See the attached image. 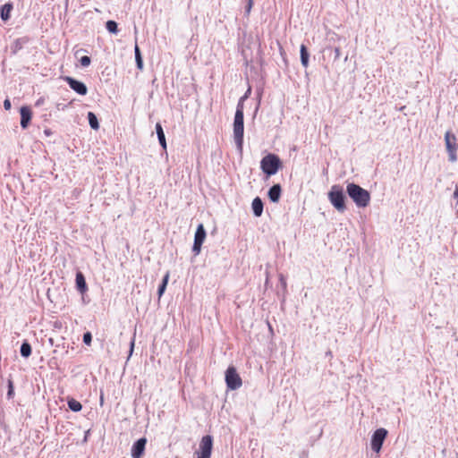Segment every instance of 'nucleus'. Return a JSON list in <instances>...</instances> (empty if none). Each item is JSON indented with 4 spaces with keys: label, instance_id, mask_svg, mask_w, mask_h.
<instances>
[{
    "label": "nucleus",
    "instance_id": "f257e3e1",
    "mask_svg": "<svg viewBox=\"0 0 458 458\" xmlns=\"http://www.w3.org/2000/svg\"><path fill=\"white\" fill-rule=\"evenodd\" d=\"M346 191L349 197L357 205V207L366 208L369 206L370 201V194L367 190L361 188L358 184L352 182L347 184Z\"/></svg>",
    "mask_w": 458,
    "mask_h": 458
},
{
    "label": "nucleus",
    "instance_id": "f03ea898",
    "mask_svg": "<svg viewBox=\"0 0 458 458\" xmlns=\"http://www.w3.org/2000/svg\"><path fill=\"white\" fill-rule=\"evenodd\" d=\"M243 132H244V125H243V104L242 100L238 103L234 122H233V137L236 142L237 147L242 149L243 143Z\"/></svg>",
    "mask_w": 458,
    "mask_h": 458
},
{
    "label": "nucleus",
    "instance_id": "7ed1b4c3",
    "mask_svg": "<svg viewBox=\"0 0 458 458\" xmlns=\"http://www.w3.org/2000/svg\"><path fill=\"white\" fill-rule=\"evenodd\" d=\"M281 165L280 158L275 154H267L260 162V167L267 176L276 174Z\"/></svg>",
    "mask_w": 458,
    "mask_h": 458
},
{
    "label": "nucleus",
    "instance_id": "20e7f679",
    "mask_svg": "<svg viewBox=\"0 0 458 458\" xmlns=\"http://www.w3.org/2000/svg\"><path fill=\"white\" fill-rule=\"evenodd\" d=\"M328 199L331 204L339 211L344 212L345 207V196L340 185H333L328 192Z\"/></svg>",
    "mask_w": 458,
    "mask_h": 458
},
{
    "label": "nucleus",
    "instance_id": "39448f33",
    "mask_svg": "<svg viewBox=\"0 0 458 458\" xmlns=\"http://www.w3.org/2000/svg\"><path fill=\"white\" fill-rule=\"evenodd\" d=\"M225 383L231 390H236L242 385V380L233 366L228 367L225 371Z\"/></svg>",
    "mask_w": 458,
    "mask_h": 458
},
{
    "label": "nucleus",
    "instance_id": "423d86ee",
    "mask_svg": "<svg viewBox=\"0 0 458 458\" xmlns=\"http://www.w3.org/2000/svg\"><path fill=\"white\" fill-rule=\"evenodd\" d=\"M213 447V439L209 435L202 437L199 450L196 451L195 454L197 458H210Z\"/></svg>",
    "mask_w": 458,
    "mask_h": 458
},
{
    "label": "nucleus",
    "instance_id": "0eeeda50",
    "mask_svg": "<svg viewBox=\"0 0 458 458\" xmlns=\"http://www.w3.org/2000/svg\"><path fill=\"white\" fill-rule=\"evenodd\" d=\"M445 142L448 152L449 160L454 162L456 160V151L458 149L457 138L454 133L446 131L445 134Z\"/></svg>",
    "mask_w": 458,
    "mask_h": 458
},
{
    "label": "nucleus",
    "instance_id": "6e6552de",
    "mask_svg": "<svg viewBox=\"0 0 458 458\" xmlns=\"http://www.w3.org/2000/svg\"><path fill=\"white\" fill-rule=\"evenodd\" d=\"M387 436V430L380 428H377L372 436L371 438V448L376 453H379L382 447V445Z\"/></svg>",
    "mask_w": 458,
    "mask_h": 458
},
{
    "label": "nucleus",
    "instance_id": "1a4fd4ad",
    "mask_svg": "<svg viewBox=\"0 0 458 458\" xmlns=\"http://www.w3.org/2000/svg\"><path fill=\"white\" fill-rule=\"evenodd\" d=\"M206 239V231L204 225L199 224L197 227L195 236H194V243L192 247V251L195 255H199L201 250L202 243Z\"/></svg>",
    "mask_w": 458,
    "mask_h": 458
},
{
    "label": "nucleus",
    "instance_id": "9d476101",
    "mask_svg": "<svg viewBox=\"0 0 458 458\" xmlns=\"http://www.w3.org/2000/svg\"><path fill=\"white\" fill-rule=\"evenodd\" d=\"M64 81H65L69 84L71 89H73L78 94H80L81 96H85L87 94L88 89L83 82L79 81H77L72 77H69V76L64 77Z\"/></svg>",
    "mask_w": 458,
    "mask_h": 458
},
{
    "label": "nucleus",
    "instance_id": "9b49d317",
    "mask_svg": "<svg viewBox=\"0 0 458 458\" xmlns=\"http://www.w3.org/2000/svg\"><path fill=\"white\" fill-rule=\"evenodd\" d=\"M147 439L145 437L137 440L131 447V456L133 458H140L144 453Z\"/></svg>",
    "mask_w": 458,
    "mask_h": 458
},
{
    "label": "nucleus",
    "instance_id": "f8f14e48",
    "mask_svg": "<svg viewBox=\"0 0 458 458\" xmlns=\"http://www.w3.org/2000/svg\"><path fill=\"white\" fill-rule=\"evenodd\" d=\"M20 114H21V126L23 129H26L30 123V120L32 117V112L30 107L22 106L20 110Z\"/></svg>",
    "mask_w": 458,
    "mask_h": 458
},
{
    "label": "nucleus",
    "instance_id": "ddd939ff",
    "mask_svg": "<svg viewBox=\"0 0 458 458\" xmlns=\"http://www.w3.org/2000/svg\"><path fill=\"white\" fill-rule=\"evenodd\" d=\"M76 287L81 293H84L88 290V286L85 281V277L81 272L76 274Z\"/></svg>",
    "mask_w": 458,
    "mask_h": 458
},
{
    "label": "nucleus",
    "instance_id": "4468645a",
    "mask_svg": "<svg viewBox=\"0 0 458 458\" xmlns=\"http://www.w3.org/2000/svg\"><path fill=\"white\" fill-rule=\"evenodd\" d=\"M281 186L280 184L273 185L268 191V198L272 202H278L281 196Z\"/></svg>",
    "mask_w": 458,
    "mask_h": 458
},
{
    "label": "nucleus",
    "instance_id": "2eb2a0df",
    "mask_svg": "<svg viewBox=\"0 0 458 458\" xmlns=\"http://www.w3.org/2000/svg\"><path fill=\"white\" fill-rule=\"evenodd\" d=\"M252 210L256 216H260L263 212V202L259 197H256L252 201Z\"/></svg>",
    "mask_w": 458,
    "mask_h": 458
},
{
    "label": "nucleus",
    "instance_id": "dca6fc26",
    "mask_svg": "<svg viewBox=\"0 0 458 458\" xmlns=\"http://www.w3.org/2000/svg\"><path fill=\"white\" fill-rule=\"evenodd\" d=\"M13 8V5L12 3H7L1 7L0 15L3 21H6L10 19Z\"/></svg>",
    "mask_w": 458,
    "mask_h": 458
},
{
    "label": "nucleus",
    "instance_id": "f3484780",
    "mask_svg": "<svg viewBox=\"0 0 458 458\" xmlns=\"http://www.w3.org/2000/svg\"><path fill=\"white\" fill-rule=\"evenodd\" d=\"M156 131H157V134L160 145L162 146V148L164 149H165L166 148L165 137V133H164L162 125L159 123H157L156 124Z\"/></svg>",
    "mask_w": 458,
    "mask_h": 458
},
{
    "label": "nucleus",
    "instance_id": "a211bd4d",
    "mask_svg": "<svg viewBox=\"0 0 458 458\" xmlns=\"http://www.w3.org/2000/svg\"><path fill=\"white\" fill-rule=\"evenodd\" d=\"M300 52H301V64L303 65V67L306 68L309 65V53H308V49L305 45L302 44L301 46Z\"/></svg>",
    "mask_w": 458,
    "mask_h": 458
},
{
    "label": "nucleus",
    "instance_id": "6ab92c4d",
    "mask_svg": "<svg viewBox=\"0 0 458 458\" xmlns=\"http://www.w3.org/2000/svg\"><path fill=\"white\" fill-rule=\"evenodd\" d=\"M67 404L72 411H80L82 409L81 403L73 398L69 399Z\"/></svg>",
    "mask_w": 458,
    "mask_h": 458
},
{
    "label": "nucleus",
    "instance_id": "aec40b11",
    "mask_svg": "<svg viewBox=\"0 0 458 458\" xmlns=\"http://www.w3.org/2000/svg\"><path fill=\"white\" fill-rule=\"evenodd\" d=\"M21 354L24 358H28L31 354V346L28 342H23L21 346Z\"/></svg>",
    "mask_w": 458,
    "mask_h": 458
},
{
    "label": "nucleus",
    "instance_id": "412c9836",
    "mask_svg": "<svg viewBox=\"0 0 458 458\" xmlns=\"http://www.w3.org/2000/svg\"><path fill=\"white\" fill-rule=\"evenodd\" d=\"M88 119L92 129L98 130L99 128L98 118L92 112L88 113Z\"/></svg>",
    "mask_w": 458,
    "mask_h": 458
},
{
    "label": "nucleus",
    "instance_id": "4be33fe9",
    "mask_svg": "<svg viewBox=\"0 0 458 458\" xmlns=\"http://www.w3.org/2000/svg\"><path fill=\"white\" fill-rule=\"evenodd\" d=\"M168 280H169V272H167L165 275V276L163 278V281H162V284H161V285L158 288V297L159 298L163 295V293H164V292L165 290V287L167 285Z\"/></svg>",
    "mask_w": 458,
    "mask_h": 458
},
{
    "label": "nucleus",
    "instance_id": "5701e85b",
    "mask_svg": "<svg viewBox=\"0 0 458 458\" xmlns=\"http://www.w3.org/2000/svg\"><path fill=\"white\" fill-rule=\"evenodd\" d=\"M134 50H135V59H136V63H137V67L141 70L143 67V61L141 58L140 48L137 44L135 45Z\"/></svg>",
    "mask_w": 458,
    "mask_h": 458
},
{
    "label": "nucleus",
    "instance_id": "b1692460",
    "mask_svg": "<svg viewBox=\"0 0 458 458\" xmlns=\"http://www.w3.org/2000/svg\"><path fill=\"white\" fill-rule=\"evenodd\" d=\"M106 30L111 33H117V23L114 21H108L106 23Z\"/></svg>",
    "mask_w": 458,
    "mask_h": 458
},
{
    "label": "nucleus",
    "instance_id": "393cba45",
    "mask_svg": "<svg viewBox=\"0 0 458 458\" xmlns=\"http://www.w3.org/2000/svg\"><path fill=\"white\" fill-rule=\"evenodd\" d=\"M91 340H92V335L89 332H86L84 335H83V342L85 344L87 345H90L91 344Z\"/></svg>",
    "mask_w": 458,
    "mask_h": 458
},
{
    "label": "nucleus",
    "instance_id": "a878e982",
    "mask_svg": "<svg viewBox=\"0 0 458 458\" xmlns=\"http://www.w3.org/2000/svg\"><path fill=\"white\" fill-rule=\"evenodd\" d=\"M80 63L82 66L87 67L90 64V58L88 55H84L81 58Z\"/></svg>",
    "mask_w": 458,
    "mask_h": 458
},
{
    "label": "nucleus",
    "instance_id": "bb28decb",
    "mask_svg": "<svg viewBox=\"0 0 458 458\" xmlns=\"http://www.w3.org/2000/svg\"><path fill=\"white\" fill-rule=\"evenodd\" d=\"M8 387V396H12L13 394V384L12 380H9Z\"/></svg>",
    "mask_w": 458,
    "mask_h": 458
},
{
    "label": "nucleus",
    "instance_id": "cd10ccee",
    "mask_svg": "<svg viewBox=\"0 0 458 458\" xmlns=\"http://www.w3.org/2000/svg\"><path fill=\"white\" fill-rule=\"evenodd\" d=\"M11 101L7 98L4 101V107L5 110H10L11 109Z\"/></svg>",
    "mask_w": 458,
    "mask_h": 458
},
{
    "label": "nucleus",
    "instance_id": "c85d7f7f",
    "mask_svg": "<svg viewBox=\"0 0 458 458\" xmlns=\"http://www.w3.org/2000/svg\"><path fill=\"white\" fill-rule=\"evenodd\" d=\"M340 55H341L340 47H335V58L338 59L340 57Z\"/></svg>",
    "mask_w": 458,
    "mask_h": 458
},
{
    "label": "nucleus",
    "instance_id": "c756f323",
    "mask_svg": "<svg viewBox=\"0 0 458 458\" xmlns=\"http://www.w3.org/2000/svg\"><path fill=\"white\" fill-rule=\"evenodd\" d=\"M252 4H253V0H249V4H248V12H250L251 6H252Z\"/></svg>",
    "mask_w": 458,
    "mask_h": 458
},
{
    "label": "nucleus",
    "instance_id": "7c9ffc66",
    "mask_svg": "<svg viewBox=\"0 0 458 458\" xmlns=\"http://www.w3.org/2000/svg\"><path fill=\"white\" fill-rule=\"evenodd\" d=\"M133 346H134V342L131 343V352H132Z\"/></svg>",
    "mask_w": 458,
    "mask_h": 458
}]
</instances>
